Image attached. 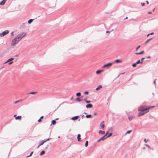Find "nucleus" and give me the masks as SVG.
<instances>
[{"mask_svg": "<svg viewBox=\"0 0 158 158\" xmlns=\"http://www.w3.org/2000/svg\"><path fill=\"white\" fill-rule=\"evenodd\" d=\"M77 140L78 142H80L81 141V135L80 134H78L77 136Z\"/></svg>", "mask_w": 158, "mask_h": 158, "instance_id": "10", "label": "nucleus"}, {"mask_svg": "<svg viewBox=\"0 0 158 158\" xmlns=\"http://www.w3.org/2000/svg\"><path fill=\"white\" fill-rule=\"evenodd\" d=\"M108 131H107L106 132V134L105 135H106V136H107L106 135L108 134Z\"/></svg>", "mask_w": 158, "mask_h": 158, "instance_id": "50", "label": "nucleus"}, {"mask_svg": "<svg viewBox=\"0 0 158 158\" xmlns=\"http://www.w3.org/2000/svg\"><path fill=\"white\" fill-rule=\"evenodd\" d=\"M44 143L43 142V141L41 140L40 143H39V146H40L44 144Z\"/></svg>", "mask_w": 158, "mask_h": 158, "instance_id": "29", "label": "nucleus"}, {"mask_svg": "<svg viewBox=\"0 0 158 158\" xmlns=\"http://www.w3.org/2000/svg\"><path fill=\"white\" fill-rule=\"evenodd\" d=\"M103 71V70H98L96 71V73L97 74H100L102 71Z\"/></svg>", "mask_w": 158, "mask_h": 158, "instance_id": "13", "label": "nucleus"}, {"mask_svg": "<svg viewBox=\"0 0 158 158\" xmlns=\"http://www.w3.org/2000/svg\"><path fill=\"white\" fill-rule=\"evenodd\" d=\"M144 141L145 143H146L148 141H149V140L148 139L147 140L146 139H144Z\"/></svg>", "mask_w": 158, "mask_h": 158, "instance_id": "40", "label": "nucleus"}, {"mask_svg": "<svg viewBox=\"0 0 158 158\" xmlns=\"http://www.w3.org/2000/svg\"><path fill=\"white\" fill-rule=\"evenodd\" d=\"M51 139V138H48L47 139H46L47 141L50 140Z\"/></svg>", "mask_w": 158, "mask_h": 158, "instance_id": "52", "label": "nucleus"}, {"mask_svg": "<svg viewBox=\"0 0 158 158\" xmlns=\"http://www.w3.org/2000/svg\"><path fill=\"white\" fill-rule=\"evenodd\" d=\"M43 142L44 143L45 142H46L47 141L46 139H44V140H42Z\"/></svg>", "mask_w": 158, "mask_h": 158, "instance_id": "46", "label": "nucleus"}, {"mask_svg": "<svg viewBox=\"0 0 158 158\" xmlns=\"http://www.w3.org/2000/svg\"><path fill=\"white\" fill-rule=\"evenodd\" d=\"M113 64V63H109L107 64L104 65L102 66V67L103 68L105 67H109L111 66Z\"/></svg>", "mask_w": 158, "mask_h": 158, "instance_id": "5", "label": "nucleus"}, {"mask_svg": "<svg viewBox=\"0 0 158 158\" xmlns=\"http://www.w3.org/2000/svg\"><path fill=\"white\" fill-rule=\"evenodd\" d=\"M79 116H78V115L76 116H75L72 117L71 118V119L73 120H75L78 119V118H79Z\"/></svg>", "mask_w": 158, "mask_h": 158, "instance_id": "8", "label": "nucleus"}, {"mask_svg": "<svg viewBox=\"0 0 158 158\" xmlns=\"http://www.w3.org/2000/svg\"><path fill=\"white\" fill-rule=\"evenodd\" d=\"M154 34V32H151L150 33L148 34L147 35V37H148V36H149V35H153Z\"/></svg>", "mask_w": 158, "mask_h": 158, "instance_id": "37", "label": "nucleus"}, {"mask_svg": "<svg viewBox=\"0 0 158 158\" xmlns=\"http://www.w3.org/2000/svg\"><path fill=\"white\" fill-rule=\"evenodd\" d=\"M138 110L140 111H146L148 112V108H147L145 106H140L138 109Z\"/></svg>", "mask_w": 158, "mask_h": 158, "instance_id": "2", "label": "nucleus"}, {"mask_svg": "<svg viewBox=\"0 0 158 158\" xmlns=\"http://www.w3.org/2000/svg\"><path fill=\"white\" fill-rule=\"evenodd\" d=\"M154 106H148V107H147V108H148V110L149 111V109L151 108H153L154 107Z\"/></svg>", "mask_w": 158, "mask_h": 158, "instance_id": "34", "label": "nucleus"}, {"mask_svg": "<svg viewBox=\"0 0 158 158\" xmlns=\"http://www.w3.org/2000/svg\"><path fill=\"white\" fill-rule=\"evenodd\" d=\"M73 97H72L70 99V100H73Z\"/></svg>", "mask_w": 158, "mask_h": 158, "instance_id": "60", "label": "nucleus"}, {"mask_svg": "<svg viewBox=\"0 0 158 158\" xmlns=\"http://www.w3.org/2000/svg\"><path fill=\"white\" fill-rule=\"evenodd\" d=\"M141 5L142 6H143L145 5V3H141Z\"/></svg>", "mask_w": 158, "mask_h": 158, "instance_id": "49", "label": "nucleus"}, {"mask_svg": "<svg viewBox=\"0 0 158 158\" xmlns=\"http://www.w3.org/2000/svg\"><path fill=\"white\" fill-rule=\"evenodd\" d=\"M41 121V120L40 119V118L38 120V122H40Z\"/></svg>", "mask_w": 158, "mask_h": 158, "instance_id": "48", "label": "nucleus"}, {"mask_svg": "<svg viewBox=\"0 0 158 158\" xmlns=\"http://www.w3.org/2000/svg\"><path fill=\"white\" fill-rule=\"evenodd\" d=\"M48 145L45 148V149H47V148H48Z\"/></svg>", "mask_w": 158, "mask_h": 158, "instance_id": "61", "label": "nucleus"}, {"mask_svg": "<svg viewBox=\"0 0 158 158\" xmlns=\"http://www.w3.org/2000/svg\"><path fill=\"white\" fill-rule=\"evenodd\" d=\"M81 96V93L80 92L77 93L76 94V96L77 97H80Z\"/></svg>", "mask_w": 158, "mask_h": 158, "instance_id": "28", "label": "nucleus"}, {"mask_svg": "<svg viewBox=\"0 0 158 158\" xmlns=\"http://www.w3.org/2000/svg\"><path fill=\"white\" fill-rule=\"evenodd\" d=\"M137 64H141V61L140 60H138L136 62H135Z\"/></svg>", "mask_w": 158, "mask_h": 158, "instance_id": "36", "label": "nucleus"}, {"mask_svg": "<svg viewBox=\"0 0 158 158\" xmlns=\"http://www.w3.org/2000/svg\"><path fill=\"white\" fill-rule=\"evenodd\" d=\"M56 123V122L55 120H52V124L51 125V126L52 124V125L55 124Z\"/></svg>", "mask_w": 158, "mask_h": 158, "instance_id": "21", "label": "nucleus"}, {"mask_svg": "<svg viewBox=\"0 0 158 158\" xmlns=\"http://www.w3.org/2000/svg\"><path fill=\"white\" fill-rule=\"evenodd\" d=\"M88 141H86L85 143V146L86 147H87V146H88Z\"/></svg>", "mask_w": 158, "mask_h": 158, "instance_id": "32", "label": "nucleus"}, {"mask_svg": "<svg viewBox=\"0 0 158 158\" xmlns=\"http://www.w3.org/2000/svg\"><path fill=\"white\" fill-rule=\"evenodd\" d=\"M19 55L18 54H16V55H15L14 57H17L19 56Z\"/></svg>", "mask_w": 158, "mask_h": 158, "instance_id": "55", "label": "nucleus"}, {"mask_svg": "<svg viewBox=\"0 0 158 158\" xmlns=\"http://www.w3.org/2000/svg\"><path fill=\"white\" fill-rule=\"evenodd\" d=\"M96 114H97V113H94V115H96Z\"/></svg>", "mask_w": 158, "mask_h": 158, "instance_id": "63", "label": "nucleus"}, {"mask_svg": "<svg viewBox=\"0 0 158 158\" xmlns=\"http://www.w3.org/2000/svg\"><path fill=\"white\" fill-rule=\"evenodd\" d=\"M34 19H29L28 21V23L29 24L31 23H32V21Z\"/></svg>", "mask_w": 158, "mask_h": 158, "instance_id": "23", "label": "nucleus"}, {"mask_svg": "<svg viewBox=\"0 0 158 158\" xmlns=\"http://www.w3.org/2000/svg\"><path fill=\"white\" fill-rule=\"evenodd\" d=\"M26 35V33L25 32H22L20 34L18 35L17 36V38L19 40H21V39L25 36Z\"/></svg>", "mask_w": 158, "mask_h": 158, "instance_id": "3", "label": "nucleus"}, {"mask_svg": "<svg viewBox=\"0 0 158 158\" xmlns=\"http://www.w3.org/2000/svg\"><path fill=\"white\" fill-rule=\"evenodd\" d=\"M100 141H101V139H98V140H97V142H99Z\"/></svg>", "mask_w": 158, "mask_h": 158, "instance_id": "59", "label": "nucleus"}, {"mask_svg": "<svg viewBox=\"0 0 158 158\" xmlns=\"http://www.w3.org/2000/svg\"><path fill=\"white\" fill-rule=\"evenodd\" d=\"M84 94H89V92L88 91H85L84 92Z\"/></svg>", "mask_w": 158, "mask_h": 158, "instance_id": "41", "label": "nucleus"}, {"mask_svg": "<svg viewBox=\"0 0 158 158\" xmlns=\"http://www.w3.org/2000/svg\"><path fill=\"white\" fill-rule=\"evenodd\" d=\"M127 18H128V17H126V18H125L124 19H125V20L126 19H127Z\"/></svg>", "mask_w": 158, "mask_h": 158, "instance_id": "64", "label": "nucleus"}, {"mask_svg": "<svg viewBox=\"0 0 158 158\" xmlns=\"http://www.w3.org/2000/svg\"><path fill=\"white\" fill-rule=\"evenodd\" d=\"M20 40H19L17 38V36H16L12 40V41L11 43V45L12 46H14L15 45L18 43V42Z\"/></svg>", "mask_w": 158, "mask_h": 158, "instance_id": "1", "label": "nucleus"}, {"mask_svg": "<svg viewBox=\"0 0 158 158\" xmlns=\"http://www.w3.org/2000/svg\"><path fill=\"white\" fill-rule=\"evenodd\" d=\"M93 106V105L91 103L88 104L86 106V107L87 108H91Z\"/></svg>", "mask_w": 158, "mask_h": 158, "instance_id": "7", "label": "nucleus"}, {"mask_svg": "<svg viewBox=\"0 0 158 158\" xmlns=\"http://www.w3.org/2000/svg\"><path fill=\"white\" fill-rule=\"evenodd\" d=\"M132 131V130H129V131H128L126 133V134H129Z\"/></svg>", "mask_w": 158, "mask_h": 158, "instance_id": "38", "label": "nucleus"}, {"mask_svg": "<svg viewBox=\"0 0 158 158\" xmlns=\"http://www.w3.org/2000/svg\"><path fill=\"white\" fill-rule=\"evenodd\" d=\"M33 152H32L30 154V155H29V156H26V158H28V157H29L30 156H31L32 155V154H33Z\"/></svg>", "mask_w": 158, "mask_h": 158, "instance_id": "30", "label": "nucleus"}, {"mask_svg": "<svg viewBox=\"0 0 158 158\" xmlns=\"http://www.w3.org/2000/svg\"><path fill=\"white\" fill-rule=\"evenodd\" d=\"M14 32L13 31H12V32H11V33H10L11 35H14Z\"/></svg>", "mask_w": 158, "mask_h": 158, "instance_id": "54", "label": "nucleus"}, {"mask_svg": "<svg viewBox=\"0 0 158 158\" xmlns=\"http://www.w3.org/2000/svg\"><path fill=\"white\" fill-rule=\"evenodd\" d=\"M85 117L87 118H92L93 116L91 114H89L86 115Z\"/></svg>", "mask_w": 158, "mask_h": 158, "instance_id": "18", "label": "nucleus"}, {"mask_svg": "<svg viewBox=\"0 0 158 158\" xmlns=\"http://www.w3.org/2000/svg\"><path fill=\"white\" fill-rule=\"evenodd\" d=\"M153 39V38H150L149 39H148V40H147L144 43V44H146V43H147L148 41H150V40H152V39Z\"/></svg>", "mask_w": 158, "mask_h": 158, "instance_id": "26", "label": "nucleus"}, {"mask_svg": "<svg viewBox=\"0 0 158 158\" xmlns=\"http://www.w3.org/2000/svg\"><path fill=\"white\" fill-rule=\"evenodd\" d=\"M112 135V132L110 133V134H109L107 136H106L107 138L108 137H109L111 136Z\"/></svg>", "mask_w": 158, "mask_h": 158, "instance_id": "33", "label": "nucleus"}, {"mask_svg": "<svg viewBox=\"0 0 158 158\" xmlns=\"http://www.w3.org/2000/svg\"><path fill=\"white\" fill-rule=\"evenodd\" d=\"M9 32V31L7 30H5L1 33H0V36L1 37L4 36L7 34H8Z\"/></svg>", "mask_w": 158, "mask_h": 158, "instance_id": "4", "label": "nucleus"}, {"mask_svg": "<svg viewBox=\"0 0 158 158\" xmlns=\"http://www.w3.org/2000/svg\"><path fill=\"white\" fill-rule=\"evenodd\" d=\"M43 142L44 143L45 142H46L47 141L46 139H44V140H42Z\"/></svg>", "mask_w": 158, "mask_h": 158, "instance_id": "45", "label": "nucleus"}, {"mask_svg": "<svg viewBox=\"0 0 158 158\" xmlns=\"http://www.w3.org/2000/svg\"><path fill=\"white\" fill-rule=\"evenodd\" d=\"M146 2L147 4H149V2H148V1H146Z\"/></svg>", "mask_w": 158, "mask_h": 158, "instance_id": "62", "label": "nucleus"}, {"mask_svg": "<svg viewBox=\"0 0 158 158\" xmlns=\"http://www.w3.org/2000/svg\"><path fill=\"white\" fill-rule=\"evenodd\" d=\"M22 100H18V101H16L15 102V103H17V102L20 101H22Z\"/></svg>", "mask_w": 158, "mask_h": 158, "instance_id": "43", "label": "nucleus"}, {"mask_svg": "<svg viewBox=\"0 0 158 158\" xmlns=\"http://www.w3.org/2000/svg\"><path fill=\"white\" fill-rule=\"evenodd\" d=\"M144 53V51H141L140 52H139V53L136 52V53H135V55H139L142 54H143Z\"/></svg>", "mask_w": 158, "mask_h": 158, "instance_id": "12", "label": "nucleus"}, {"mask_svg": "<svg viewBox=\"0 0 158 158\" xmlns=\"http://www.w3.org/2000/svg\"><path fill=\"white\" fill-rule=\"evenodd\" d=\"M104 121H102V122L100 124V126H101V127L102 129H103L105 127V125H104Z\"/></svg>", "mask_w": 158, "mask_h": 158, "instance_id": "9", "label": "nucleus"}, {"mask_svg": "<svg viewBox=\"0 0 158 158\" xmlns=\"http://www.w3.org/2000/svg\"><path fill=\"white\" fill-rule=\"evenodd\" d=\"M84 101L87 103H89L91 102L90 101L86 99H84Z\"/></svg>", "mask_w": 158, "mask_h": 158, "instance_id": "24", "label": "nucleus"}, {"mask_svg": "<svg viewBox=\"0 0 158 158\" xmlns=\"http://www.w3.org/2000/svg\"><path fill=\"white\" fill-rule=\"evenodd\" d=\"M14 59V58H11L9 59H8L5 62V63L8 62H10L11 61H12Z\"/></svg>", "mask_w": 158, "mask_h": 158, "instance_id": "16", "label": "nucleus"}, {"mask_svg": "<svg viewBox=\"0 0 158 158\" xmlns=\"http://www.w3.org/2000/svg\"><path fill=\"white\" fill-rule=\"evenodd\" d=\"M133 118V117L132 116H130L128 118H129V120L130 121H131L132 119Z\"/></svg>", "mask_w": 158, "mask_h": 158, "instance_id": "31", "label": "nucleus"}, {"mask_svg": "<svg viewBox=\"0 0 158 158\" xmlns=\"http://www.w3.org/2000/svg\"><path fill=\"white\" fill-rule=\"evenodd\" d=\"M45 153V151H42L40 154V156H42Z\"/></svg>", "mask_w": 158, "mask_h": 158, "instance_id": "19", "label": "nucleus"}, {"mask_svg": "<svg viewBox=\"0 0 158 158\" xmlns=\"http://www.w3.org/2000/svg\"><path fill=\"white\" fill-rule=\"evenodd\" d=\"M147 112H148L140 111V112L138 113V115L139 117L143 115L144 114L147 113Z\"/></svg>", "mask_w": 158, "mask_h": 158, "instance_id": "6", "label": "nucleus"}, {"mask_svg": "<svg viewBox=\"0 0 158 158\" xmlns=\"http://www.w3.org/2000/svg\"><path fill=\"white\" fill-rule=\"evenodd\" d=\"M13 61H10V62L9 63V64H12L13 63Z\"/></svg>", "mask_w": 158, "mask_h": 158, "instance_id": "51", "label": "nucleus"}, {"mask_svg": "<svg viewBox=\"0 0 158 158\" xmlns=\"http://www.w3.org/2000/svg\"><path fill=\"white\" fill-rule=\"evenodd\" d=\"M152 12H151V11H149L148 13V14H152Z\"/></svg>", "mask_w": 158, "mask_h": 158, "instance_id": "58", "label": "nucleus"}, {"mask_svg": "<svg viewBox=\"0 0 158 158\" xmlns=\"http://www.w3.org/2000/svg\"><path fill=\"white\" fill-rule=\"evenodd\" d=\"M140 45L136 49V51H137L139 48L140 47Z\"/></svg>", "mask_w": 158, "mask_h": 158, "instance_id": "44", "label": "nucleus"}, {"mask_svg": "<svg viewBox=\"0 0 158 158\" xmlns=\"http://www.w3.org/2000/svg\"><path fill=\"white\" fill-rule=\"evenodd\" d=\"M5 3V2L2 0L0 2V5L1 6H3L4 5Z\"/></svg>", "mask_w": 158, "mask_h": 158, "instance_id": "22", "label": "nucleus"}, {"mask_svg": "<svg viewBox=\"0 0 158 158\" xmlns=\"http://www.w3.org/2000/svg\"><path fill=\"white\" fill-rule=\"evenodd\" d=\"M136 65L137 64L136 63H135L132 64V66L133 67H135L136 66Z\"/></svg>", "mask_w": 158, "mask_h": 158, "instance_id": "35", "label": "nucleus"}, {"mask_svg": "<svg viewBox=\"0 0 158 158\" xmlns=\"http://www.w3.org/2000/svg\"><path fill=\"white\" fill-rule=\"evenodd\" d=\"M37 93V92H32L29 93L28 94H36Z\"/></svg>", "mask_w": 158, "mask_h": 158, "instance_id": "27", "label": "nucleus"}, {"mask_svg": "<svg viewBox=\"0 0 158 158\" xmlns=\"http://www.w3.org/2000/svg\"><path fill=\"white\" fill-rule=\"evenodd\" d=\"M151 58V56H148L147 57V59H149V58Z\"/></svg>", "mask_w": 158, "mask_h": 158, "instance_id": "56", "label": "nucleus"}, {"mask_svg": "<svg viewBox=\"0 0 158 158\" xmlns=\"http://www.w3.org/2000/svg\"><path fill=\"white\" fill-rule=\"evenodd\" d=\"M145 145V146H146L147 147H148V148H150V146L149 145H148V144H146Z\"/></svg>", "mask_w": 158, "mask_h": 158, "instance_id": "42", "label": "nucleus"}, {"mask_svg": "<svg viewBox=\"0 0 158 158\" xmlns=\"http://www.w3.org/2000/svg\"><path fill=\"white\" fill-rule=\"evenodd\" d=\"M107 138L106 137L105 135H103L102 137L100 138L101 140H104Z\"/></svg>", "mask_w": 158, "mask_h": 158, "instance_id": "15", "label": "nucleus"}, {"mask_svg": "<svg viewBox=\"0 0 158 158\" xmlns=\"http://www.w3.org/2000/svg\"><path fill=\"white\" fill-rule=\"evenodd\" d=\"M76 101L77 102H81L82 101V99H81L80 98L77 97L76 98Z\"/></svg>", "mask_w": 158, "mask_h": 158, "instance_id": "20", "label": "nucleus"}, {"mask_svg": "<svg viewBox=\"0 0 158 158\" xmlns=\"http://www.w3.org/2000/svg\"><path fill=\"white\" fill-rule=\"evenodd\" d=\"M105 133V132L104 131H101V130H99L98 131V134H102L103 135Z\"/></svg>", "mask_w": 158, "mask_h": 158, "instance_id": "11", "label": "nucleus"}, {"mask_svg": "<svg viewBox=\"0 0 158 158\" xmlns=\"http://www.w3.org/2000/svg\"><path fill=\"white\" fill-rule=\"evenodd\" d=\"M157 80L156 79L153 81V83L154 85H156V81Z\"/></svg>", "mask_w": 158, "mask_h": 158, "instance_id": "47", "label": "nucleus"}, {"mask_svg": "<svg viewBox=\"0 0 158 158\" xmlns=\"http://www.w3.org/2000/svg\"><path fill=\"white\" fill-rule=\"evenodd\" d=\"M44 117V116H41L40 117V119L41 120V119H43V118Z\"/></svg>", "mask_w": 158, "mask_h": 158, "instance_id": "53", "label": "nucleus"}, {"mask_svg": "<svg viewBox=\"0 0 158 158\" xmlns=\"http://www.w3.org/2000/svg\"><path fill=\"white\" fill-rule=\"evenodd\" d=\"M110 31H106V33H110Z\"/></svg>", "mask_w": 158, "mask_h": 158, "instance_id": "57", "label": "nucleus"}, {"mask_svg": "<svg viewBox=\"0 0 158 158\" xmlns=\"http://www.w3.org/2000/svg\"><path fill=\"white\" fill-rule=\"evenodd\" d=\"M145 59V58L144 57H143V58H142L141 59V64H142L143 62V60Z\"/></svg>", "mask_w": 158, "mask_h": 158, "instance_id": "39", "label": "nucleus"}, {"mask_svg": "<svg viewBox=\"0 0 158 158\" xmlns=\"http://www.w3.org/2000/svg\"><path fill=\"white\" fill-rule=\"evenodd\" d=\"M15 118L16 120H20L21 119V116H18L17 117Z\"/></svg>", "mask_w": 158, "mask_h": 158, "instance_id": "17", "label": "nucleus"}, {"mask_svg": "<svg viewBox=\"0 0 158 158\" xmlns=\"http://www.w3.org/2000/svg\"><path fill=\"white\" fill-rule=\"evenodd\" d=\"M122 62V61L119 59H117L115 60V62L117 63H119L121 62Z\"/></svg>", "mask_w": 158, "mask_h": 158, "instance_id": "25", "label": "nucleus"}, {"mask_svg": "<svg viewBox=\"0 0 158 158\" xmlns=\"http://www.w3.org/2000/svg\"><path fill=\"white\" fill-rule=\"evenodd\" d=\"M102 86L101 85H99L95 89V90H99L100 88H102Z\"/></svg>", "mask_w": 158, "mask_h": 158, "instance_id": "14", "label": "nucleus"}]
</instances>
